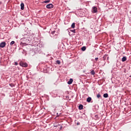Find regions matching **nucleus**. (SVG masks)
I'll use <instances>...</instances> for the list:
<instances>
[{
	"label": "nucleus",
	"mask_w": 131,
	"mask_h": 131,
	"mask_svg": "<svg viewBox=\"0 0 131 131\" xmlns=\"http://www.w3.org/2000/svg\"><path fill=\"white\" fill-rule=\"evenodd\" d=\"M25 45H26L25 42H20V46H25Z\"/></svg>",
	"instance_id": "nucleus-22"
},
{
	"label": "nucleus",
	"mask_w": 131,
	"mask_h": 131,
	"mask_svg": "<svg viewBox=\"0 0 131 131\" xmlns=\"http://www.w3.org/2000/svg\"><path fill=\"white\" fill-rule=\"evenodd\" d=\"M107 57H108L107 54L104 55L103 57L100 58L101 61H105V60H106V58H107Z\"/></svg>",
	"instance_id": "nucleus-3"
},
{
	"label": "nucleus",
	"mask_w": 131,
	"mask_h": 131,
	"mask_svg": "<svg viewBox=\"0 0 131 131\" xmlns=\"http://www.w3.org/2000/svg\"><path fill=\"white\" fill-rule=\"evenodd\" d=\"M46 8L47 9H53L54 5L52 4H49L46 6Z\"/></svg>",
	"instance_id": "nucleus-2"
},
{
	"label": "nucleus",
	"mask_w": 131,
	"mask_h": 131,
	"mask_svg": "<svg viewBox=\"0 0 131 131\" xmlns=\"http://www.w3.org/2000/svg\"><path fill=\"white\" fill-rule=\"evenodd\" d=\"M55 35H53V36L51 35V37H53L54 38H57L58 37V34H54Z\"/></svg>",
	"instance_id": "nucleus-11"
},
{
	"label": "nucleus",
	"mask_w": 131,
	"mask_h": 131,
	"mask_svg": "<svg viewBox=\"0 0 131 131\" xmlns=\"http://www.w3.org/2000/svg\"><path fill=\"white\" fill-rule=\"evenodd\" d=\"M73 82V79L70 78L69 81L68 82V84H71Z\"/></svg>",
	"instance_id": "nucleus-6"
},
{
	"label": "nucleus",
	"mask_w": 131,
	"mask_h": 131,
	"mask_svg": "<svg viewBox=\"0 0 131 131\" xmlns=\"http://www.w3.org/2000/svg\"><path fill=\"white\" fill-rule=\"evenodd\" d=\"M92 101V97H89L86 99V102L88 103H91V101Z\"/></svg>",
	"instance_id": "nucleus-7"
},
{
	"label": "nucleus",
	"mask_w": 131,
	"mask_h": 131,
	"mask_svg": "<svg viewBox=\"0 0 131 131\" xmlns=\"http://www.w3.org/2000/svg\"><path fill=\"white\" fill-rule=\"evenodd\" d=\"M98 60H99V58L98 57L95 58V61H98Z\"/></svg>",
	"instance_id": "nucleus-26"
},
{
	"label": "nucleus",
	"mask_w": 131,
	"mask_h": 131,
	"mask_svg": "<svg viewBox=\"0 0 131 131\" xmlns=\"http://www.w3.org/2000/svg\"><path fill=\"white\" fill-rule=\"evenodd\" d=\"M36 45L37 46H38V42H37L36 43Z\"/></svg>",
	"instance_id": "nucleus-29"
},
{
	"label": "nucleus",
	"mask_w": 131,
	"mask_h": 131,
	"mask_svg": "<svg viewBox=\"0 0 131 131\" xmlns=\"http://www.w3.org/2000/svg\"><path fill=\"white\" fill-rule=\"evenodd\" d=\"M56 64L60 65L61 64V61H60V60H56Z\"/></svg>",
	"instance_id": "nucleus-19"
},
{
	"label": "nucleus",
	"mask_w": 131,
	"mask_h": 131,
	"mask_svg": "<svg viewBox=\"0 0 131 131\" xmlns=\"http://www.w3.org/2000/svg\"><path fill=\"white\" fill-rule=\"evenodd\" d=\"M0 5H2V2H0Z\"/></svg>",
	"instance_id": "nucleus-32"
},
{
	"label": "nucleus",
	"mask_w": 131,
	"mask_h": 131,
	"mask_svg": "<svg viewBox=\"0 0 131 131\" xmlns=\"http://www.w3.org/2000/svg\"><path fill=\"white\" fill-rule=\"evenodd\" d=\"M51 2V0H47L43 2V4H49Z\"/></svg>",
	"instance_id": "nucleus-14"
},
{
	"label": "nucleus",
	"mask_w": 131,
	"mask_h": 131,
	"mask_svg": "<svg viewBox=\"0 0 131 131\" xmlns=\"http://www.w3.org/2000/svg\"><path fill=\"white\" fill-rule=\"evenodd\" d=\"M14 64H15V65L16 66H17V65H18V62H14Z\"/></svg>",
	"instance_id": "nucleus-25"
},
{
	"label": "nucleus",
	"mask_w": 131,
	"mask_h": 131,
	"mask_svg": "<svg viewBox=\"0 0 131 131\" xmlns=\"http://www.w3.org/2000/svg\"><path fill=\"white\" fill-rule=\"evenodd\" d=\"M82 109H83V105L82 104H80L79 105V110H82Z\"/></svg>",
	"instance_id": "nucleus-10"
},
{
	"label": "nucleus",
	"mask_w": 131,
	"mask_h": 131,
	"mask_svg": "<svg viewBox=\"0 0 131 131\" xmlns=\"http://www.w3.org/2000/svg\"><path fill=\"white\" fill-rule=\"evenodd\" d=\"M19 65L21 67H28V64H27V63L24 62H20L19 63Z\"/></svg>",
	"instance_id": "nucleus-1"
},
{
	"label": "nucleus",
	"mask_w": 131,
	"mask_h": 131,
	"mask_svg": "<svg viewBox=\"0 0 131 131\" xmlns=\"http://www.w3.org/2000/svg\"><path fill=\"white\" fill-rule=\"evenodd\" d=\"M57 126H54L55 127H57Z\"/></svg>",
	"instance_id": "nucleus-33"
},
{
	"label": "nucleus",
	"mask_w": 131,
	"mask_h": 131,
	"mask_svg": "<svg viewBox=\"0 0 131 131\" xmlns=\"http://www.w3.org/2000/svg\"><path fill=\"white\" fill-rule=\"evenodd\" d=\"M71 32H73V33H75V31H76V30H75V29H74V30H71Z\"/></svg>",
	"instance_id": "nucleus-23"
},
{
	"label": "nucleus",
	"mask_w": 131,
	"mask_h": 131,
	"mask_svg": "<svg viewBox=\"0 0 131 131\" xmlns=\"http://www.w3.org/2000/svg\"><path fill=\"white\" fill-rule=\"evenodd\" d=\"M80 124V123H79V122L77 123V125H79Z\"/></svg>",
	"instance_id": "nucleus-27"
},
{
	"label": "nucleus",
	"mask_w": 131,
	"mask_h": 131,
	"mask_svg": "<svg viewBox=\"0 0 131 131\" xmlns=\"http://www.w3.org/2000/svg\"><path fill=\"white\" fill-rule=\"evenodd\" d=\"M106 58H107V60L109 59V57H107V56Z\"/></svg>",
	"instance_id": "nucleus-30"
},
{
	"label": "nucleus",
	"mask_w": 131,
	"mask_h": 131,
	"mask_svg": "<svg viewBox=\"0 0 131 131\" xmlns=\"http://www.w3.org/2000/svg\"><path fill=\"white\" fill-rule=\"evenodd\" d=\"M86 50V47L85 46H83L81 48V51L84 52Z\"/></svg>",
	"instance_id": "nucleus-12"
},
{
	"label": "nucleus",
	"mask_w": 131,
	"mask_h": 131,
	"mask_svg": "<svg viewBox=\"0 0 131 131\" xmlns=\"http://www.w3.org/2000/svg\"><path fill=\"white\" fill-rule=\"evenodd\" d=\"M24 39H25V38H21V41H23V40H24Z\"/></svg>",
	"instance_id": "nucleus-28"
},
{
	"label": "nucleus",
	"mask_w": 131,
	"mask_h": 131,
	"mask_svg": "<svg viewBox=\"0 0 131 131\" xmlns=\"http://www.w3.org/2000/svg\"><path fill=\"white\" fill-rule=\"evenodd\" d=\"M6 47V42L3 41L0 43V48H5Z\"/></svg>",
	"instance_id": "nucleus-4"
},
{
	"label": "nucleus",
	"mask_w": 131,
	"mask_h": 131,
	"mask_svg": "<svg viewBox=\"0 0 131 131\" xmlns=\"http://www.w3.org/2000/svg\"><path fill=\"white\" fill-rule=\"evenodd\" d=\"M55 32H56V31H52V32H51V34L50 35V36H51V35H52V36H54V35Z\"/></svg>",
	"instance_id": "nucleus-16"
},
{
	"label": "nucleus",
	"mask_w": 131,
	"mask_h": 131,
	"mask_svg": "<svg viewBox=\"0 0 131 131\" xmlns=\"http://www.w3.org/2000/svg\"><path fill=\"white\" fill-rule=\"evenodd\" d=\"M14 43H15V41H12L10 42V46H13V45H14Z\"/></svg>",
	"instance_id": "nucleus-21"
},
{
	"label": "nucleus",
	"mask_w": 131,
	"mask_h": 131,
	"mask_svg": "<svg viewBox=\"0 0 131 131\" xmlns=\"http://www.w3.org/2000/svg\"><path fill=\"white\" fill-rule=\"evenodd\" d=\"M60 129H62V126H61Z\"/></svg>",
	"instance_id": "nucleus-31"
},
{
	"label": "nucleus",
	"mask_w": 131,
	"mask_h": 131,
	"mask_svg": "<svg viewBox=\"0 0 131 131\" xmlns=\"http://www.w3.org/2000/svg\"><path fill=\"white\" fill-rule=\"evenodd\" d=\"M23 54H25V55H26V51L24 50L23 51Z\"/></svg>",
	"instance_id": "nucleus-24"
},
{
	"label": "nucleus",
	"mask_w": 131,
	"mask_h": 131,
	"mask_svg": "<svg viewBox=\"0 0 131 131\" xmlns=\"http://www.w3.org/2000/svg\"><path fill=\"white\" fill-rule=\"evenodd\" d=\"M90 73L92 75H95V74H96V72H95L94 70H92Z\"/></svg>",
	"instance_id": "nucleus-13"
},
{
	"label": "nucleus",
	"mask_w": 131,
	"mask_h": 131,
	"mask_svg": "<svg viewBox=\"0 0 131 131\" xmlns=\"http://www.w3.org/2000/svg\"><path fill=\"white\" fill-rule=\"evenodd\" d=\"M124 72L125 73V70H124Z\"/></svg>",
	"instance_id": "nucleus-34"
},
{
	"label": "nucleus",
	"mask_w": 131,
	"mask_h": 131,
	"mask_svg": "<svg viewBox=\"0 0 131 131\" xmlns=\"http://www.w3.org/2000/svg\"><path fill=\"white\" fill-rule=\"evenodd\" d=\"M127 58L126 56H123L122 58V62H125V61H126L127 60Z\"/></svg>",
	"instance_id": "nucleus-8"
},
{
	"label": "nucleus",
	"mask_w": 131,
	"mask_h": 131,
	"mask_svg": "<svg viewBox=\"0 0 131 131\" xmlns=\"http://www.w3.org/2000/svg\"><path fill=\"white\" fill-rule=\"evenodd\" d=\"M95 117L96 120H98L99 119V116H98V115H95Z\"/></svg>",
	"instance_id": "nucleus-17"
},
{
	"label": "nucleus",
	"mask_w": 131,
	"mask_h": 131,
	"mask_svg": "<svg viewBox=\"0 0 131 131\" xmlns=\"http://www.w3.org/2000/svg\"><path fill=\"white\" fill-rule=\"evenodd\" d=\"M20 9H21V10H24V3H21Z\"/></svg>",
	"instance_id": "nucleus-9"
},
{
	"label": "nucleus",
	"mask_w": 131,
	"mask_h": 131,
	"mask_svg": "<svg viewBox=\"0 0 131 131\" xmlns=\"http://www.w3.org/2000/svg\"><path fill=\"white\" fill-rule=\"evenodd\" d=\"M93 13H97L98 9L97 8V7H94L93 8Z\"/></svg>",
	"instance_id": "nucleus-5"
},
{
	"label": "nucleus",
	"mask_w": 131,
	"mask_h": 131,
	"mask_svg": "<svg viewBox=\"0 0 131 131\" xmlns=\"http://www.w3.org/2000/svg\"><path fill=\"white\" fill-rule=\"evenodd\" d=\"M97 98H98V99H99V98H101V94H100V93H98L97 95Z\"/></svg>",
	"instance_id": "nucleus-20"
},
{
	"label": "nucleus",
	"mask_w": 131,
	"mask_h": 131,
	"mask_svg": "<svg viewBox=\"0 0 131 131\" xmlns=\"http://www.w3.org/2000/svg\"><path fill=\"white\" fill-rule=\"evenodd\" d=\"M103 97L104 98H108V94L107 93H105L103 94Z\"/></svg>",
	"instance_id": "nucleus-18"
},
{
	"label": "nucleus",
	"mask_w": 131,
	"mask_h": 131,
	"mask_svg": "<svg viewBox=\"0 0 131 131\" xmlns=\"http://www.w3.org/2000/svg\"><path fill=\"white\" fill-rule=\"evenodd\" d=\"M72 28L74 29L75 28V23H73L71 25Z\"/></svg>",
	"instance_id": "nucleus-15"
}]
</instances>
